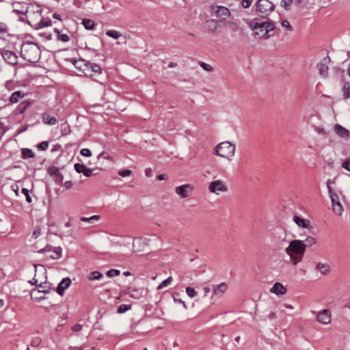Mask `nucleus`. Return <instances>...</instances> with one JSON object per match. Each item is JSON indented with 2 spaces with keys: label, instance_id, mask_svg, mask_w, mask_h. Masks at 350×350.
Masks as SVG:
<instances>
[{
  "label": "nucleus",
  "instance_id": "6e6552de",
  "mask_svg": "<svg viewBox=\"0 0 350 350\" xmlns=\"http://www.w3.org/2000/svg\"><path fill=\"white\" fill-rule=\"evenodd\" d=\"M193 190V185L190 184H185L178 186L175 188V192L182 198H186L190 196Z\"/></svg>",
  "mask_w": 350,
  "mask_h": 350
},
{
  "label": "nucleus",
  "instance_id": "ddd939ff",
  "mask_svg": "<svg viewBox=\"0 0 350 350\" xmlns=\"http://www.w3.org/2000/svg\"><path fill=\"white\" fill-rule=\"evenodd\" d=\"M124 293L128 295L130 297L139 299L144 297V290L142 288H133L130 287L124 291Z\"/></svg>",
  "mask_w": 350,
  "mask_h": 350
},
{
  "label": "nucleus",
  "instance_id": "0eeeda50",
  "mask_svg": "<svg viewBox=\"0 0 350 350\" xmlns=\"http://www.w3.org/2000/svg\"><path fill=\"white\" fill-rule=\"evenodd\" d=\"M331 199L333 211L338 215H341L343 212V207L340 202L339 197L336 192L329 193Z\"/></svg>",
  "mask_w": 350,
  "mask_h": 350
},
{
  "label": "nucleus",
  "instance_id": "6ab92c4d",
  "mask_svg": "<svg viewBox=\"0 0 350 350\" xmlns=\"http://www.w3.org/2000/svg\"><path fill=\"white\" fill-rule=\"evenodd\" d=\"M27 94L25 93L23 91H15L11 94L9 98V101L12 104L16 103L19 101V100L23 98Z\"/></svg>",
  "mask_w": 350,
  "mask_h": 350
},
{
  "label": "nucleus",
  "instance_id": "864d4df0",
  "mask_svg": "<svg viewBox=\"0 0 350 350\" xmlns=\"http://www.w3.org/2000/svg\"><path fill=\"white\" fill-rule=\"evenodd\" d=\"M342 167L346 170L350 172V158L347 159L342 164Z\"/></svg>",
  "mask_w": 350,
  "mask_h": 350
},
{
  "label": "nucleus",
  "instance_id": "13d9d810",
  "mask_svg": "<svg viewBox=\"0 0 350 350\" xmlns=\"http://www.w3.org/2000/svg\"><path fill=\"white\" fill-rule=\"evenodd\" d=\"M83 174L85 176L90 177L92 175V170L86 167V169L85 170V171Z\"/></svg>",
  "mask_w": 350,
  "mask_h": 350
},
{
  "label": "nucleus",
  "instance_id": "f3484780",
  "mask_svg": "<svg viewBox=\"0 0 350 350\" xmlns=\"http://www.w3.org/2000/svg\"><path fill=\"white\" fill-rule=\"evenodd\" d=\"M334 130L335 133L342 138H347L350 135V132L340 124H335Z\"/></svg>",
  "mask_w": 350,
  "mask_h": 350
},
{
  "label": "nucleus",
  "instance_id": "20e7f679",
  "mask_svg": "<svg viewBox=\"0 0 350 350\" xmlns=\"http://www.w3.org/2000/svg\"><path fill=\"white\" fill-rule=\"evenodd\" d=\"M250 27L255 31V33L261 36L264 38L269 37V32L275 29V23L267 21L262 23L252 21Z\"/></svg>",
  "mask_w": 350,
  "mask_h": 350
},
{
  "label": "nucleus",
  "instance_id": "4d7b16f0",
  "mask_svg": "<svg viewBox=\"0 0 350 350\" xmlns=\"http://www.w3.org/2000/svg\"><path fill=\"white\" fill-rule=\"evenodd\" d=\"M82 325H80V324H76L75 325H74L72 327V330L73 332H81V329H82Z\"/></svg>",
  "mask_w": 350,
  "mask_h": 350
},
{
  "label": "nucleus",
  "instance_id": "8fccbe9b",
  "mask_svg": "<svg viewBox=\"0 0 350 350\" xmlns=\"http://www.w3.org/2000/svg\"><path fill=\"white\" fill-rule=\"evenodd\" d=\"M98 159H106V160H111V156L105 152H103L101 153H100L98 157H97Z\"/></svg>",
  "mask_w": 350,
  "mask_h": 350
},
{
  "label": "nucleus",
  "instance_id": "680f3d73",
  "mask_svg": "<svg viewBox=\"0 0 350 350\" xmlns=\"http://www.w3.org/2000/svg\"><path fill=\"white\" fill-rule=\"evenodd\" d=\"M72 184L71 181H66L64 183V186L66 189H70L72 187Z\"/></svg>",
  "mask_w": 350,
  "mask_h": 350
},
{
  "label": "nucleus",
  "instance_id": "423d86ee",
  "mask_svg": "<svg viewBox=\"0 0 350 350\" xmlns=\"http://www.w3.org/2000/svg\"><path fill=\"white\" fill-rule=\"evenodd\" d=\"M210 192L219 195L220 193L226 192L228 187L222 180H216L210 183L208 186Z\"/></svg>",
  "mask_w": 350,
  "mask_h": 350
},
{
  "label": "nucleus",
  "instance_id": "c9c22d12",
  "mask_svg": "<svg viewBox=\"0 0 350 350\" xmlns=\"http://www.w3.org/2000/svg\"><path fill=\"white\" fill-rule=\"evenodd\" d=\"M172 282V278L171 276L168 277L167 279L163 280L158 286L157 290H161L163 288L169 286Z\"/></svg>",
  "mask_w": 350,
  "mask_h": 350
},
{
  "label": "nucleus",
  "instance_id": "49530a36",
  "mask_svg": "<svg viewBox=\"0 0 350 350\" xmlns=\"http://www.w3.org/2000/svg\"><path fill=\"white\" fill-rule=\"evenodd\" d=\"M118 174L122 177L129 176L132 174V171L130 170H120Z\"/></svg>",
  "mask_w": 350,
  "mask_h": 350
},
{
  "label": "nucleus",
  "instance_id": "3c124183",
  "mask_svg": "<svg viewBox=\"0 0 350 350\" xmlns=\"http://www.w3.org/2000/svg\"><path fill=\"white\" fill-rule=\"evenodd\" d=\"M22 193L25 196L26 201L29 203L31 202V198L29 194V190L26 188L22 189Z\"/></svg>",
  "mask_w": 350,
  "mask_h": 350
},
{
  "label": "nucleus",
  "instance_id": "6e6d98bb",
  "mask_svg": "<svg viewBox=\"0 0 350 350\" xmlns=\"http://www.w3.org/2000/svg\"><path fill=\"white\" fill-rule=\"evenodd\" d=\"M8 31L7 25L4 23L0 22V33H5Z\"/></svg>",
  "mask_w": 350,
  "mask_h": 350
},
{
  "label": "nucleus",
  "instance_id": "f704fd0d",
  "mask_svg": "<svg viewBox=\"0 0 350 350\" xmlns=\"http://www.w3.org/2000/svg\"><path fill=\"white\" fill-rule=\"evenodd\" d=\"M342 91L345 98H349L350 97V83L345 82L342 87Z\"/></svg>",
  "mask_w": 350,
  "mask_h": 350
},
{
  "label": "nucleus",
  "instance_id": "58836bf2",
  "mask_svg": "<svg viewBox=\"0 0 350 350\" xmlns=\"http://www.w3.org/2000/svg\"><path fill=\"white\" fill-rule=\"evenodd\" d=\"M74 167L77 173H83L87 167L83 164L75 163Z\"/></svg>",
  "mask_w": 350,
  "mask_h": 350
},
{
  "label": "nucleus",
  "instance_id": "2eb2a0df",
  "mask_svg": "<svg viewBox=\"0 0 350 350\" xmlns=\"http://www.w3.org/2000/svg\"><path fill=\"white\" fill-rule=\"evenodd\" d=\"M329 62V58H324L319 64H317V68L319 74L323 77H327L328 75V66L327 64Z\"/></svg>",
  "mask_w": 350,
  "mask_h": 350
},
{
  "label": "nucleus",
  "instance_id": "f8f14e48",
  "mask_svg": "<svg viewBox=\"0 0 350 350\" xmlns=\"http://www.w3.org/2000/svg\"><path fill=\"white\" fill-rule=\"evenodd\" d=\"M1 55L8 64L10 65H16L17 64L18 57L14 52L8 50H3L1 52Z\"/></svg>",
  "mask_w": 350,
  "mask_h": 350
},
{
  "label": "nucleus",
  "instance_id": "1a4fd4ad",
  "mask_svg": "<svg viewBox=\"0 0 350 350\" xmlns=\"http://www.w3.org/2000/svg\"><path fill=\"white\" fill-rule=\"evenodd\" d=\"M212 12L217 16L222 19H226L230 15L229 9L221 5H214L211 8Z\"/></svg>",
  "mask_w": 350,
  "mask_h": 350
},
{
  "label": "nucleus",
  "instance_id": "ea45409f",
  "mask_svg": "<svg viewBox=\"0 0 350 350\" xmlns=\"http://www.w3.org/2000/svg\"><path fill=\"white\" fill-rule=\"evenodd\" d=\"M106 274L108 277L113 278L119 275L120 274V271L111 269L107 271Z\"/></svg>",
  "mask_w": 350,
  "mask_h": 350
},
{
  "label": "nucleus",
  "instance_id": "a18cd8bd",
  "mask_svg": "<svg viewBox=\"0 0 350 350\" xmlns=\"http://www.w3.org/2000/svg\"><path fill=\"white\" fill-rule=\"evenodd\" d=\"M335 183V180L334 179V180H332V179H327V181H326V185H327V189H328V193H333V192H335L333 189H332V187L331 186L332 184H334Z\"/></svg>",
  "mask_w": 350,
  "mask_h": 350
},
{
  "label": "nucleus",
  "instance_id": "69168bd1",
  "mask_svg": "<svg viewBox=\"0 0 350 350\" xmlns=\"http://www.w3.org/2000/svg\"><path fill=\"white\" fill-rule=\"evenodd\" d=\"M176 65H177L176 63L171 62L168 64V68H174L176 66Z\"/></svg>",
  "mask_w": 350,
  "mask_h": 350
},
{
  "label": "nucleus",
  "instance_id": "c756f323",
  "mask_svg": "<svg viewBox=\"0 0 350 350\" xmlns=\"http://www.w3.org/2000/svg\"><path fill=\"white\" fill-rule=\"evenodd\" d=\"M82 23L84 27L88 30H92L95 27L94 22L91 19H83Z\"/></svg>",
  "mask_w": 350,
  "mask_h": 350
},
{
  "label": "nucleus",
  "instance_id": "603ef678",
  "mask_svg": "<svg viewBox=\"0 0 350 350\" xmlns=\"http://www.w3.org/2000/svg\"><path fill=\"white\" fill-rule=\"evenodd\" d=\"M80 153L81 155L86 157H90L92 156V152L88 148H83L80 150Z\"/></svg>",
  "mask_w": 350,
  "mask_h": 350
},
{
  "label": "nucleus",
  "instance_id": "9d476101",
  "mask_svg": "<svg viewBox=\"0 0 350 350\" xmlns=\"http://www.w3.org/2000/svg\"><path fill=\"white\" fill-rule=\"evenodd\" d=\"M150 239L145 237H139L133 242V250L134 252L143 251L149 243Z\"/></svg>",
  "mask_w": 350,
  "mask_h": 350
},
{
  "label": "nucleus",
  "instance_id": "c85d7f7f",
  "mask_svg": "<svg viewBox=\"0 0 350 350\" xmlns=\"http://www.w3.org/2000/svg\"><path fill=\"white\" fill-rule=\"evenodd\" d=\"M55 33L57 34V40L64 42H67L70 40V37L67 34H62L58 29H54Z\"/></svg>",
  "mask_w": 350,
  "mask_h": 350
},
{
  "label": "nucleus",
  "instance_id": "f257e3e1",
  "mask_svg": "<svg viewBox=\"0 0 350 350\" xmlns=\"http://www.w3.org/2000/svg\"><path fill=\"white\" fill-rule=\"evenodd\" d=\"M305 252L304 243L299 239L290 241L288 246L285 249L286 254L289 256L293 265H296L302 260Z\"/></svg>",
  "mask_w": 350,
  "mask_h": 350
},
{
  "label": "nucleus",
  "instance_id": "5fc2aeb1",
  "mask_svg": "<svg viewBox=\"0 0 350 350\" xmlns=\"http://www.w3.org/2000/svg\"><path fill=\"white\" fill-rule=\"evenodd\" d=\"M253 0H242L241 5L244 8H249L252 3Z\"/></svg>",
  "mask_w": 350,
  "mask_h": 350
},
{
  "label": "nucleus",
  "instance_id": "473e14b6",
  "mask_svg": "<svg viewBox=\"0 0 350 350\" xmlns=\"http://www.w3.org/2000/svg\"><path fill=\"white\" fill-rule=\"evenodd\" d=\"M52 24L51 20H43L42 18L40 21L35 25L36 29H41L45 27L51 26Z\"/></svg>",
  "mask_w": 350,
  "mask_h": 350
},
{
  "label": "nucleus",
  "instance_id": "393cba45",
  "mask_svg": "<svg viewBox=\"0 0 350 350\" xmlns=\"http://www.w3.org/2000/svg\"><path fill=\"white\" fill-rule=\"evenodd\" d=\"M206 27L208 31L215 32L218 28V21L215 19H209L206 21Z\"/></svg>",
  "mask_w": 350,
  "mask_h": 350
},
{
  "label": "nucleus",
  "instance_id": "7c9ffc66",
  "mask_svg": "<svg viewBox=\"0 0 350 350\" xmlns=\"http://www.w3.org/2000/svg\"><path fill=\"white\" fill-rule=\"evenodd\" d=\"M304 245V249L306 250V247H310L314 245L317 242L316 239L313 237L309 236L305 240L302 241Z\"/></svg>",
  "mask_w": 350,
  "mask_h": 350
},
{
  "label": "nucleus",
  "instance_id": "bf43d9fd",
  "mask_svg": "<svg viewBox=\"0 0 350 350\" xmlns=\"http://www.w3.org/2000/svg\"><path fill=\"white\" fill-rule=\"evenodd\" d=\"M40 234V229H36V230L33 232V233H32V237H33L34 239H37Z\"/></svg>",
  "mask_w": 350,
  "mask_h": 350
},
{
  "label": "nucleus",
  "instance_id": "4c0bfd02",
  "mask_svg": "<svg viewBox=\"0 0 350 350\" xmlns=\"http://www.w3.org/2000/svg\"><path fill=\"white\" fill-rule=\"evenodd\" d=\"M62 256V248L60 247H57L53 250V255H51V257L53 259H58Z\"/></svg>",
  "mask_w": 350,
  "mask_h": 350
},
{
  "label": "nucleus",
  "instance_id": "72a5a7b5",
  "mask_svg": "<svg viewBox=\"0 0 350 350\" xmlns=\"http://www.w3.org/2000/svg\"><path fill=\"white\" fill-rule=\"evenodd\" d=\"M34 153L31 149L23 148L22 149V157L23 159H30L34 157Z\"/></svg>",
  "mask_w": 350,
  "mask_h": 350
},
{
  "label": "nucleus",
  "instance_id": "774afa93",
  "mask_svg": "<svg viewBox=\"0 0 350 350\" xmlns=\"http://www.w3.org/2000/svg\"><path fill=\"white\" fill-rule=\"evenodd\" d=\"M53 17L57 20H61L60 16L57 13H54Z\"/></svg>",
  "mask_w": 350,
  "mask_h": 350
},
{
  "label": "nucleus",
  "instance_id": "7ed1b4c3",
  "mask_svg": "<svg viewBox=\"0 0 350 350\" xmlns=\"http://www.w3.org/2000/svg\"><path fill=\"white\" fill-rule=\"evenodd\" d=\"M235 150L234 144L230 142H223L215 146L214 153L217 156L230 160L235 154Z\"/></svg>",
  "mask_w": 350,
  "mask_h": 350
},
{
  "label": "nucleus",
  "instance_id": "de8ad7c7",
  "mask_svg": "<svg viewBox=\"0 0 350 350\" xmlns=\"http://www.w3.org/2000/svg\"><path fill=\"white\" fill-rule=\"evenodd\" d=\"M49 147V143L46 141L42 142L38 145V148L40 150H45Z\"/></svg>",
  "mask_w": 350,
  "mask_h": 350
},
{
  "label": "nucleus",
  "instance_id": "79ce46f5",
  "mask_svg": "<svg viewBox=\"0 0 350 350\" xmlns=\"http://www.w3.org/2000/svg\"><path fill=\"white\" fill-rule=\"evenodd\" d=\"M186 293L191 298L196 297L198 294L193 288L189 286L186 288Z\"/></svg>",
  "mask_w": 350,
  "mask_h": 350
},
{
  "label": "nucleus",
  "instance_id": "a878e982",
  "mask_svg": "<svg viewBox=\"0 0 350 350\" xmlns=\"http://www.w3.org/2000/svg\"><path fill=\"white\" fill-rule=\"evenodd\" d=\"M317 269L319 270L323 275H326L329 272L330 267L326 263L319 262L317 265Z\"/></svg>",
  "mask_w": 350,
  "mask_h": 350
},
{
  "label": "nucleus",
  "instance_id": "2f4dec72",
  "mask_svg": "<svg viewBox=\"0 0 350 350\" xmlns=\"http://www.w3.org/2000/svg\"><path fill=\"white\" fill-rule=\"evenodd\" d=\"M103 274L97 271H94L90 273L88 275L89 280H98L103 278Z\"/></svg>",
  "mask_w": 350,
  "mask_h": 350
},
{
  "label": "nucleus",
  "instance_id": "dca6fc26",
  "mask_svg": "<svg viewBox=\"0 0 350 350\" xmlns=\"http://www.w3.org/2000/svg\"><path fill=\"white\" fill-rule=\"evenodd\" d=\"M228 285L225 282H221L218 285H215L213 287V295L217 296L218 297H221L224 293L227 291Z\"/></svg>",
  "mask_w": 350,
  "mask_h": 350
},
{
  "label": "nucleus",
  "instance_id": "412c9836",
  "mask_svg": "<svg viewBox=\"0 0 350 350\" xmlns=\"http://www.w3.org/2000/svg\"><path fill=\"white\" fill-rule=\"evenodd\" d=\"M51 288V284L49 283L42 282L38 285V289H34L32 291V295L36 293H42L44 294H46V293H49Z\"/></svg>",
  "mask_w": 350,
  "mask_h": 350
},
{
  "label": "nucleus",
  "instance_id": "0e129e2a",
  "mask_svg": "<svg viewBox=\"0 0 350 350\" xmlns=\"http://www.w3.org/2000/svg\"><path fill=\"white\" fill-rule=\"evenodd\" d=\"M100 218V217L97 215H92L90 217V219L91 221H93V220H98Z\"/></svg>",
  "mask_w": 350,
  "mask_h": 350
},
{
  "label": "nucleus",
  "instance_id": "37998d69",
  "mask_svg": "<svg viewBox=\"0 0 350 350\" xmlns=\"http://www.w3.org/2000/svg\"><path fill=\"white\" fill-rule=\"evenodd\" d=\"M199 65L202 68L208 72H212L213 70V67L204 62H200Z\"/></svg>",
  "mask_w": 350,
  "mask_h": 350
},
{
  "label": "nucleus",
  "instance_id": "09e8293b",
  "mask_svg": "<svg viewBox=\"0 0 350 350\" xmlns=\"http://www.w3.org/2000/svg\"><path fill=\"white\" fill-rule=\"evenodd\" d=\"M49 174L50 175L57 176L59 174V169L56 167H50L49 168Z\"/></svg>",
  "mask_w": 350,
  "mask_h": 350
},
{
  "label": "nucleus",
  "instance_id": "9b49d317",
  "mask_svg": "<svg viewBox=\"0 0 350 350\" xmlns=\"http://www.w3.org/2000/svg\"><path fill=\"white\" fill-rule=\"evenodd\" d=\"M317 321L322 324L327 325L331 322V313L327 309H324L317 313Z\"/></svg>",
  "mask_w": 350,
  "mask_h": 350
},
{
  "label": "nucleus",
  "instance_id": "4be33fe9",
  "mask_svg": "<svg viewBox=\"0 0 350 350\" xmlns=\"http://www.w3.org/2000/svg\"><path fill=\"white\" fill-rule=\"evenodd\" d=\"M270 292L278 295H283L286 293V289L281 283L276 282L270 289Z\"/></svg>",
  "mask_w": 350,
  "mask_h": 350
},
{
  "label": "nucleus",
  "instance_id": "e433bc0d",
  "mask_svg": "<svg viewBox=\"0 0 350 350\" xmlns=\"http://www.w3.org/2000/svg\"><path fill=\"white\" fill-rule=\"evenodd\" d=\"M131 308V305L122 304L118 306V308L117 309V312L119 314H122V313L128 311Z\"/></svg>",
  "mask_w": 350,
  "mask_h": 350
},
{
  "label": "nucleus",
  "instance_id": "c03bdc74",
  "mask_svg": "<svg viewBox=\"0 0 350 350\" xmlns=\"http://www.w3.org/2000/svg\"><path fill=\"white\" fill-rule=\"evenodd\" d=\"M292 3H293V0H282L281 5L286 10H289Z\"/></svg>",
  "mask_w": 350,
  "mask_h": 350
},
{
  "label": "nucleus",
  "instance_id": "052dcab7",
  "mask_svg": "<svg viewBox=\"0 0 350 350\" xmlns=\"http://www.w3.org/2000/svg\"><path fill=\"white\" fill-rule=\"evenodd\" d=\"M173 298H174V301H175V302H178V303H180V304H182L183 305L184 308H187V306H186V304H185V301H183L182 299H177V298H176L175 297H174Z\"/></svg>",
  "mask_w": 350,
  "mask_h": 350
},
{
  "label": "nucleus",
  "instance_id": "cd10ccee",
  "mask_svg": "<svg viewBox=\"0 0 350 350\" xmlns=\"http://www.w3.org/2000/svg\"><path fill=\"white\" fill-rule=\"evenodd\" d=\"M105 34L113 39H119L122 37V34L120 31L112 29L107 30Z\"/></svg>",
  "mask_w": 350,
  "mask_h": 350
},
{
  "label": "nucleus",
  "instance_id": "b1692460",
  "mask_svg": "<svg viewBox=\"0 0 350 350\" xmlns=\"http://www.w3.org/2000/svg\"><path fill=\"white\" fill-rule=\"evenodd\" d=\"M88 61H85L84 59L75 60L73 62L74 66L76 68L81 70L85 75H87L86 68L85 66L88 64Z\"/></svg>",
  "mask_w": 350,
  "mask_h": 350
},
{
  "label": "nucleus",
  "instance_id": "e2e57ef3",
  "mask_svg": "<svg viewBox=\"0 0 350 350\" xmlns=\"http://www.w3.org/2000/svg\"><path fill=\"white\" fill-rule=\"evenodd\" d=\"M80 220L81 221H89V222H91V219H90V217H81Z\"/></svg>",
  "mask_w": 350,
  "mask_h": 350
},
{
  "label": "nucleus",
  "instance_id": "a211bd4d",
  "mask_svg": "<svg viewBox=\"0 0 350 350\" xmlns=\"http://www.w3.org/2000/svg\"><path fill=\"white\" fill-rule=\"evenodd\" d=\"M32 102L29 100L21 102L15 109L14 112L16 115L23 114L25 110L31 105Z\"/></svg>",
  "mask_w": 350,
  "mask_h": 350
},
{
  "label": "nucleus",
  "instance_id": "39448f33",
  "mask_svg": "<svg viewBox=\"0 0 350 350\" xmlns=\"http://www.w3.org/2000/svg\"><path fill=\"white\" fill-rule=\"evenodd\" d=\"M256 14L267 18L275 9L274 4L269 0H258L255 4Z\"/></svg>",
  "mask_w": 350,
  "mask_h": 350
},
{
  "label": "nucleus",
  "instance_id": "aec40b11",
  "mask_svg": "<svg viewBox=\"0 0 350 350\" xmlns=\"http://www.w3.org/2000/svg\"><path fill=\"white\" fill-rule=\"evenodd\" d=\"M85 66L86 68V72L88 75H92V73H98L100 74L101 72V68L100 67L92 62H88V64Z\"/></svg>",
  "mask_w": 350,
  "mask_h": 350
},
{
  "label": "nucleus",
  "instance_id": "f03ea898",
  "mask_svg": "<svg viewBox=\"0 0 350 350\" xmlns=\"http://www.w3.org/2000/svg\"><path fill=\"white\" fill-rule=\"evenodd\" d=\"M21 53L23 59L29 62H37L40 57V49L33 43L23 44Z\"/></svg>",
  "mask_w": 350,
  "mask_h": 350
},
{
  "label": "nucleus",
  "instance_id": "5701e85b",
  "mask_svg": "<svg viewBox=\"0 0 350 350\" xmlns=\"http://www.w3.org/2000/svg\"><path fill=\"white\" fill-rule=\"evenodd\" d=\"M294 222L299 227H302L304 228H308L310 226V221L308 219H302L299 216L293 217Z\"/></svg>",
  "mask_w": 350,
  "mask_h": 350
},
{
  "label": "nucleus",
  "instance_id": "338daca9",
  "mask_svg": "<svg viewBox=\"0 0 350 350\" xmlns=\"http://www.w3.org/2000/svg\"><path fill=\"white\" fill-rule=\"evenodd\" d=\"M204 291L205 293V295H207L210 291H211V288L208 286H205L204 288Z\"/></svg>",
  "mask_w": 350,
  "mask_h": 350
},
{
  "label": "nucleus",
  "instance_id": "4468645a",
  "mask_svg": "<svg viewBox=\"0 0 350 350\" xmlns=\"http://www.w3.org/2000/svg\"><path fill=\"white\" fill-rule=\"evenodd\" d=\"M70 284V279L69 278H65L58 284L55 291L59 295H63L65 290L67 289Z\"/></svg>",
  "mask_w": 350,
  "mask_h": 350
},
{
  "label": "nucleus",
  "instance_id": "bb28decb",
  "mask_svg": "<svg viewBox=\"0 0 350 350\" xmlns=\"http://www.w3.org/2000/svg\"><path fill=\"white\" fill-rule=\"evenodd\" d=\"M42 122L45 124L54 125L57 122V120L54 117H51L49 115L44 114L42 116Z\"/></svg>",
  "mask_w": 350,
  "mask_h": 350
},
{
  "label": "nucleus",
  "instance_id": "a19ab883",
  "mask_svg": "<svg viewBox=\"0 0 350 350\" xmlns=\"http://www.w3.org/2000/svg\"><path fill=\"white\" fill-rule=\"evenodd\" d=\"M281 25L286 31H293V27L291 25L290 23L287 20H282L281 22Z\"/></svg>",
  "mask_w": 350,
  "mask_h": 350
}]
</instances>
